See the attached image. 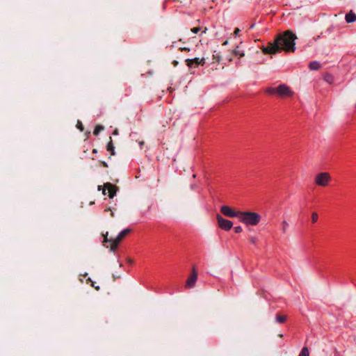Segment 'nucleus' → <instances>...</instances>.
I'll list each match as a JSON object with an SVG mask.
<instances>
[{"mask_svg":"<svg viewBox=\"0 0 356 356\" xmlns=\"http://www.w3.org/2000/svg\"><path fill=\"white\" fill-rule=\"evenodd\" d=\"M76 127H77L80 131H83V129H84V128H83V124L81 123V122H80V121H78V122H77Z\"/></svg>","mask_w":356,"mask_h":356,"instance_id":"23","label":"nucleus"},{"mask_svg":"<svg viewBox=\"0 0 356 356\" xmlns=\"http://www.w3.org/2000/svg\"><path fill=\"white\" fill-rule=\"evenodd\" d=\"M130 232H131V229L127 228V229H124L122 230L118 234V235L113 239H108L107 236H105L104 240L103 241L104 245L106 246L105 243H109L111 250L115 251L117 249L120 242L123 239L124 237H125ZM106 248H108V246L106 245Z\"/></svg>","mask_w":356,"mask_h":356,"instance_id":"4","label":"nucleus"},{"mask_svg":"<svg viewBox=\"0 0 356 356\" xmlns=\"http://www.w3.org/2000/svg\"><path fill=\"white\" fill-rule=\"evenodd\" d=\"M355 108H356V104H355Z\"/></svg>","mask_w":356,"mask_h":356,"instance_id":"38","label":"nucleus"},{"mask_svg":"<svg viewBox=\"0 0 356 356\" xmlns=\"http://www.w3.org/2000/svg\"><path fill=\"white\" fill-rule=\"evenodd\" d=\"M282 225H283V227H282L283 232H285L286 229L288 227V223L286 221H283Z\"/></svg>","mask_w":356,"mask_h":356,"instance_id":"25","label":"nucleus"},{"mask_svg":"<svg viewBox=\"0 0 356 356\" xmlns=\"http://www.w3.org/2000/svg\"><path fill=\"white\" fill-rule=\"evenodd\" d=\"M227 44H228V41L225 40V42H223L222 45L225 46V45H227Z\"/></svg>","mask_w":356,"mask_h":356,"instance_id":"29","label":"nucleus"},{"mask_svg":"<svg viewBox=\"0 0 356 356\" xmlns=\"http://www.w3.org/2000/svg\"><path fill=\"white\" fill-rule=\"evenodd\" d=\"M192 177H193V178H195L196 177V175L195 174H193Z\"/></svg>","mask_w":356,"mask_h":356,"instance_id":"35","label":"nucleus"},{"mask_svg":"<svg viewBox=\"0 0 356 356\" xmlns=\"http://www.w3.org/2000/svg\"><path fill=\"white\" fill-rule=\"evenodd\" d=\"M234 230L235 233L238 234L243 231V229L241 226H236L234 228Z\"/></svg>","mask_w":356,"mask_h":356,"instance_id":"22","label":"nucleus"},{"mask_svg":"<svg viewBox=\"0 0 356 356\" xmlns=\"http://www.w3.org/2000/svg\"><path fill=\"white\" fill-rule=\"evenodd\" d=\"M217 221L220 229L225 231H229L233 226V222L229 220L223 218L220 215H217Z\"/></svg>","mask_w":356,"mask_h":356,"instance_id":"6","label":"nucleus"},{"mask_svg":"<svg viewBox=\"0 0 356 356\" xmlns=\"http://www.w3.org/2000/svg\"><path fill=\"white\" fill-rule=\"evenodd\" d=\"M106 149L108 152L111 153V155H115V147L111 137H110V141L106 145Z\"/></svg>","mask_w":356,"mask_h":356,"instance_id":"14","label":"nucleus"},{"mask_svg":"<svg viewBox=\"0 0 356 356\" xmlns=\"http://www.w3.org/2000/svg\"><path fill=\"white\" fill-rule=\"evenodd\" d=\"M276 41L282 51L294 52L296 50V34L291 30H287L276 35Z\"/></svg>","mask_w":356,"mask_h":356,"instance_id":"1","label":"nucleus"},{"mask_svg":"<svg viewBox=\"0 0 356 356\" xmlns=\"http://www.w3.org/2000/svg\"><path fill=\"white\" fill-rule=\"evenodd\" d=\"M345 19L347 23H353L356 21V15L353 11H350L346 15Z\"/></svg>","mask_w":356,"mask_h":356,"instance_id":"11","label":"nucleus"},{"mask_svg":"<svg viewBox=\"0 0 356 356\" xmlns=\"http://www.w3.org/2000/svg\"><path fill=\"white\" fill-rule=\"evenodd\" d=\"M287 316L284 314H277L275 316L276 322L280 324H283L286 322Z\"/></svg>","mask_w":356,"mask_h":356,"instance_id":"12","label":"nucleus"},{"mask_svg":"<svg viewBox=\"0 0 356 356\" xmlns=\"http://www.w3.org/2000/svg\"><path fill=\"white\" fill-rule=\"evenodd\" d=\"M220 212L227 217L229 218H238L239 219V216L241 211H236L233 210L230 207L227 205H223L220 208Z\"/></svg>","mask_w":356,"mask_h":356,"instance_id":"7","label":"nucleus"},{"mask_svg":"<svg viewBox=\"0 0 356 356\" xmlns=\"http://www.w3.org/2000/svg\"><path fill=\"white\" fill-rule=\"evenodd\" d=\"M298 356H309V349L307 347H303Z\"/></svg>","mask_w":356,"mask_h":356,"instance_id":"18","label":"nucleus"},{"mask_svg":"<svg viewBox=\"0 0 356 356\" xmlns=\"http://www.w3.org/2000/svg\"><path fill=\"white\" fill-rule=\"evenodd\" d=\"M207 29L205 27L204 29L202 31V33H205Z\"/></svg>","mask_w":356,"mask_h":356,"instance_id":"31","label":"nucleus"},{"mask_svg":"<svg viewBox=\"0 0 356 356\" xmlns=\"http://www.w3.org/2000/svg\"><path fill=\"white\" fill-rule=\"evenodd\" d=\"M104 129V127L103 125H100V124L96 125L95 127V129L93 131V134L95 136H98L99 134L100 133V131H102Z\"/></svg>","mask_w":356,"mask_h":356,"instance_id":"16","label":"nucleus"},{"mask_svg":"<svg viewBox=\"0 0 356 356\" xmlns=\"http://www.w3.org/2000/svg\"><path fill=\"white\" fill-rule=\"evenodd\" d=\"M179 51H190L189 48L179 47Z\"/></svg>","mask_w":356,"mask_h":356,"instance_id":"27","label":"nucleus"},{"mask_svg":"<svg viewBox=\"0 0 356 356\" xmlns=\"http://www.w3.org/2000/svg\"><path fill=\"white\" fill-rule=\"evenodd\" d=\"M170 0H165V2L163 3V9H165L166 6H167V4L170 1Z\"/></svg>","mask_w":356,"mask_h":356,"instance_id":"28","label":"nucleus"},{"mask_svg":"<svg viewBox=\"0 0 356 356\" xmlns=\"http://www.w3.org/2000/svg\"><path fill=\"white\" fill-rule=\"evenodd\" d=\"M233 54L235 55V56H238L239 57L244 56V53L243 52H241L238 50V47L235 49H234Z\"/></svg>","mask_w":356,"mask_h":356,"instance_id":"20","label":"nucleus"},{"mask_svg":"<svg viewBox=\"0 0 356 356\" xmlns=\"http://www.w3.org/2000/svg\"><path fill=\"white\" fill-rule=\"evenodd\" d=\"M266 92L268 95H276L280 98L291 97L294 92L286 84H280L277 87H269L266 89Z\"/></svg>","mask_w":356,"mask_h":356,"instance_id":"2","label":"nucleus"},{"mask_svg":"<svg viewBox=\"0 0 356 356\" xmlns=\"http://www.w3.org/2000/svg\"><path fill=\"white\" fill-rule=\"evenodd\" d=\"M92 152H93V153H96V152H97V149H94L92 150Z\"/></svg>","mask_w":356,"mask_h":356,"instance_id":"36","label":"nucleus"},{"mask_svg":"<svg viewBox=\"0 0 356 356\" xmlns=\"http://www.w3.org/2000/svg\"><path fill=\"white\" fill-rule=\"evenodd\" d=\"M113 134H118V130H115V131H113Z\"/></svg>","mask_w":356,"mask_h":356,"instance_id":"34","label":"nucleus"},{"mask_svg":"<svg viewBox=\"0 0 356 356\" xmlns=\"http://www.w3.org/2000/svg\"><path fill=\"white\" fill-rule=\"evenodd\" d=\"M241 30L238 29V28H236L234 31V35L235 37L238 36L239 33H240Z\"/></svg>","mask_w":356,"mask_h":356,"instance_id":"26","label":"nucleus"},{"mask_svg":"<svg viewBox=\"0 0 356 356\" xmlns=\"http://www.w3.org/2000/svg\"><path fill=\"white\" fill-rule=\"evenodd\" d=\"M101 187H102L101 186H98V190H101Z\"/></svg>","mask_w":356,"mask_h":356,"instance_id":"37","label":"nucleus"},{"mask_svg":"<svg viewBox=\"0 0 356 356\" xmlns=\"http://www.w3.org/2000/svg\"><path fill=\"white\" fill-rule=\"evenodd\" d=\"M186 65L191 68V67H197L199 65L204 66L205 64V59L204 58H195L192 59H186L185 60Z\"/></svg>","mask_w":356,"mask_h":356,"instance_id":"9","label":"nucleus"},{"mask_svg":"<svg viewBox=\"0 0 356 356\" xmlns=\"http://www.w3.org/2000/svg\"><path fill=\"white\" fill-rule=\"evenodd\" d=\"M197 280V272L196 271L195 267L193 268L192 272L191 275L186 280L185 289H192L195 286L196 282Z\"/></svg>","mask_w":356,"mask_h":356,"instance_id":"8","label":"nucleus"},{"mask_svg":"<svg viewBox=\"0 0 356 356\" xmlns=\"http://www.w3.org/2000/svg\"><path fill=\"white\" fill-rule=\"evenodd\" d=\"M315 178H330V175L327 172H320L318 175H316Z\"/></svg>","mask_w":356,"mask_h":356,"instance_id":"17","label":"nucleus"},{"mask_svg":"<svg viewBox=\"0 0 356 356\" xmlns=\"http://www.w3.org/2000/svg\"><path fill=\"white\" fill-rule=\"evenodd\" d=\"M330 179H316V184L318 186H325L329 184Z\"/></svg>","mask_w":356,"mask_h":356,"instance_id":"15","label":"nucleus"},{"mask_svg":"<svg viewBox=\"0 0 356 356\" xmlns=\"http://www.w3.org/2000/svg\"><path fill=\"white\" fill-rule=\"evenodd\" d=\"M261 216L258 213L251 211H241L239 221L247 225L255 226L261 220Z\"/></svg>","mask_w":356,"mask_h":356,"instance_id":"3","label":"nucleus"},{"mask_svg":"<svg viewBox=\"0 0 356 356\" xmlns=\"http://www.w3.org/2000/svg\"><path fill=\"white\" fill-rule=\"evenodd\" d=\"M102 164H103L104 166H107L106 163L104 162V161L102 162Z\"/></svg>","mask_w":356,"mask_h":356,"instance_id":"33","label":"nucleus"},{"mask_svg":"<svg viewBox=\"0 0 356 356\" xmlns=\"http://www.w3.org/2000/svg\"><path fill=\"white\" fill-rule=\"evenodd\" d=\"M261 49L264 54L272 55L281 52V49L276 41V38L273 41L268 42L266 46L263 45Z\"/></svg>","mask_w":356,"mask_h":356,"instance_id":"5","label":"nucleus"},{"mask_svg":"<svg viewBox=\"0 0 356 356\" xmlns=\"http://www.w3.org/2000/svg\"><path fill=\"white\" fill-rule=\"evenodd\" d=\"M213 59L216 63H220V60H222V57H221L220 53H216V51H214V54H213Z\"/></svg>","mask_w":356,"mask_h":356,"instance_id":"19","label":"nucleus"},{"mask_svg":"<svg viewBox=\"0 0 356 356\" xmlns=\"http://www.w3.org/2000/svg\"><path fill=\"white\" fill-rule=\"evenodd\" d=\"M321 63L318 61H312L309 64V68L312 70H318L321 68Z\"/></svg>","mask_w":356,"mask_h":356,"instance_id":"13","label":"nucleus"},{"mask_svg":"<svg viewBox=\"0 0 356 356\" xmlns=\"http://www.w3.org/2000/svg\"><path fill=\"white\" fill-rule=\"evenodd\" d=\"M178 62L177 60H174L173 61V64L175 66H176L177 65Z\"/></svg>","mask_w":356,"mask_h":356,"instance_id":"30","label":"nucleus"},{"mask_svg":"<svg viewBox=\"0 0 356 356\" xmlns=\"http://www.w3.org/2000/svg\"><path fill=\"white\" fill-rule=\"evenodd\" d=\"M104 188L103 189L104 195H108V196L110 198H113L115 195L116 191H117L116 186L112 185L110 183H106V184H104Z\"/></svg>","mask_w":356,"mask_h":356,"instance_id":"10","label":"nucleus"},{"mask_svg":"<svg viewBox=\"0 0 356 356\" xmlns=\"http://www.w3.org/2000/svg\"><path fill=\"white\" fill-rule=\"evenodd\" d=\"M92 286L95 287L97 290L99 289V286H95L93 284H92Z\"/></svg>","mask_w":356,"mask_h":356,"instance_id":"32","label":"nucleus"},{"mask_svg":"<svg viewBox=\"0 0 356 356\" xmlns=\"http://www.w3.org/2000/svg\"><path fill=\"white\" fill-rule=\"evenodd\" d=\"M202 28L201 27H194L193 29H191V31L193 33H197L200 31H201Z\"/></svg>","mask_w":356,"mask_h":356,"instance_id":"24","label":"nucleus"},{"mask_svg":"<svg viewBox=\"0 0 356 356\" xmlns=\"http://www.w3.org/2000/svg\"><path fill=\"white\" fill-rule=\"evenodd\" d=\"M318 219V215L316 212H313L312 214V223H315L317 222Z\"/></svg>","mask_w":356,"mask_h":356,"instance_id":"21","label":"nucleus"}]
</instances>
